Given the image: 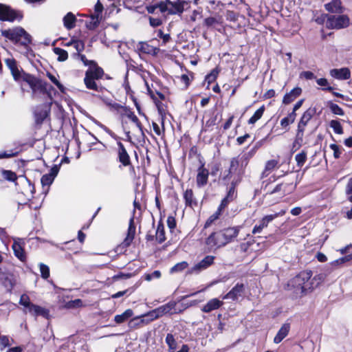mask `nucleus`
<instances>
[{"label":"nucleus","instance_id":"1","mask_svg":"<svg viewBox=\"0 0 352 352\" xmlns=\"http://www.w3.org/2000/svg\"><path fill=\"white\" fill-rule=\"evenodd\" d=\"M78 55L85 65L89 66L84 78V83L86 87L96 92H102L104 87L100 83V80L102 78L104 74V70L94 60H87L84 54H78Z\"/></svg>","mask_w":352,"mask_h":352},{"label":"nucleus","instance_id":"2","mask_svg":"<svg viewBox=\"0 0 352 352\" xmlns=\"http://www.w3.org/2000/svg\"><path fill=\"white\" fill-rule=\"evenodd\" d=\"M240 226L229 227L214 232L206 240V243L210 248H221L232 242L238 236Z\"/></svg>","mask_w":352,"mask_h":352},{"label":"nucleus","instance_id":"3","mask_svg":"<svg viewBox=\"0 0 352 352\" xmlns=\"http://www.w3.org/2000/svg\"><path fill=\"white\" fill-rule=\"evenodd\" d=\"M176 302H169L168 303L153 310L148 314L142 317H136L129 321V327L131 328H142L144 323H147L158 317H160L166 314H175L177 310L175 309Z\"/></svg>","mask_w":352,"mask_h":352},{"label":"nucleus","instance_id":"4","mask_svg":"<svg viewBox=\"0 0 352 352\" xmlns=\"http://www.w3.org/2000/svg\"><path fill=\"white\" fill-rule=\"evenodd\" d=\"M311 271H303L293 278L288 283L289 290L296 296H302L313 290V281H311Z\"/></svg>","mask_w":352,"mask_h":352},{"label":"nucleus","instance_id":"5","mask_svg":"<svg viewBox=\"0 0 352 352\" xmlns=\"http://www.w3.org/2000/svg\"><path fill=\"white\" fill-rule=\"evenodd\" d=\"M190 8V1L186 0H177L176 1H171L166 0L165 2L161 1L154 5L146 6V10L148 13L153 14L156 9H159L162 13L168 12L170 14H181L185 10Z\"/></svg>","mask_w":352,"mask_h":352},{"label":"nucleus","instance_id":"6","mask_svg":"<svg viewBox=\"0 0 352 352\" xmlns=\"http://www.w3.org/2000/svg\"><path fill=\"white\" fill-rule=\"evenodd\" d=\"M248 163L249 161L247 160V157L243 155L232 157L230 160L228 170H226L223 173V179L224 181L229 180L231 177H234L233 180L241 182Z\"/></svg>","mask_w":352,"mask_h":352},{"label":"nucleus","instance_id":"7","mask_svg":"<svg viewBox=\"0 0 352 352\" xmlns=\"http://www.w3.org/2000/svg\"><path fill=\"white\" fill-rule=\"evenodd\" d=\"M2 36L21 45L27 46L31 43V36L22 28L18 27L1 32Z\"/></svg>","mask_w":352,"mask_h":352},{"label":"nucleus","instance_id":"8","mask_svg":"<svg viewBox=\"0 0 352 352\" xmlns=\"http://www.w3.org/2000/svg\"><path fill=\"white\" fill-rule=\"evenodd\" d=\"M315 113L316 109L314 108H309L303 113L300 121L298 123L296 138L293 144V147H296V145H298V148L301 146L303 142L305 127Z\"/></svg>","mask_w":352,"mask_h":352},{"label":"nucleus","instance_id":"9","mask_svg":"<svg viewBox=\"0 0 352 352\" xmlns=\"http://www.w3.org/2000/svg\"><path fill=\"white\" fill-rule=\"evenodd\" d=\"M326 27L328 29H342L347 28L350 24V19L347 15H326Z\"/></svg>","mask_w":352,"mask_h":352},{"label":"nucleus","instance_id":"10","mask_svg":"<svg viewBox=\"0 0 352 352\" xmlns=\"http://www.w3.org/2000/svg\"><path fill=\"white\" fill-rule=\"evenodd\" d=\"M23 17L22 14L16 10L12 9L10 6L0 3V20L7 21H14V20H21Z\"/></svg>","mask_w":352,"mask_h":352},{"label":"nucleus","instance_id":"11","mask_svg":"<svg viewBox=\"0 0 352 352\" xmlns=\"http://www.w3.org/2000/svg\"><path fill=\"white\" fill-rule=\"evenodd\" d=\"M23 80L26 82L32 91V96H34L37 92L43 93L45 87L42 80L29 74H25Z\"/></svg>","mask_w":352,"mask_h":352},{"label":"nucleus","instance_id":"12","mask_svg":"<svg viewBox=\"0 0 352 352\" xmlns=\"http://www.w3.org/2000/svg\"><path fill=\"white\" fill-rule=\"evenodd\" d=\"M214 258L215 257L214 256L210 255L205 256L200 262L197 263L190 269L189 273H198L207 269L208 267L213 264Z\"/></svg>","mask_w":352,"mask_h":352},{"label":"nucleus","instance_id":"13","mask_svg":"<svg viewBox=\"0 0 352 352\" xmlns=\"http://www.w3.org/2000/svg\"><path fill=\"white\" fill-rule=\"evenodd\" d=\"M209 175V171L204 167V164H202L197 169V175L196 177L197 186L199 188L204 186L208 183Z\"/></svg>","mask_w":352,"mask_h":352},{"label":"nucleus","instance_id":"14","mask_svg":"<svg viewBox=\"0 0 352 352\" xmlns=\"http://www.w3.org/2000/svg\"><path fill=\"white\" fill-rule=\"evenodd\" d=\"M137 50L140 53L156 56L160 49L148 44L147 42L140 41L137 44Z\"/></svg>","mask_w":352,"mask_h":352},{"label":"nucleus","instance_id":"15","mask_svg":"<svg viewBox=\"0 0 352 352\" xmlns=\"http://www.w3.org/2000/svg\"><path fill=\"white\" fill-rule=\"evenodd\" d=\"M135 234V223H134V217H132L129 220L126 236L124 239L121 245L123 248L129 247L131 244L133 240L134 239Z\"/></svg>","mask_w":352,"mask_h":352},{"label":"nucleus","instance_id":"16","mask_svg":"<svg viewBox=\"0 0 352 352\" xmlns=\"http://www.w3.org/2000/svg\"><path fill=\"white\" fill-rule=\"evenodd\" d=\"M118 157L119 162L124 166L131 165L130 157L122 143H118Z\"/></svg>","mask_w":352,"mask_h":352},{"label":"nucleus","instance_id":"17","mask_svg":"<svg viewBox=\"0 0 352 352\" xmlns=\"http://www.w3.org/2000/svg\"><path fill=\"white\" fill-rule=\"evenodd\" d=\"M243 292V284L237 283L227 294L223 297V299H230L232 300H236L242 296Z\"/></svg>","mask_w":352,"mask_h":352},{"label":"nucleus","instance_id":"18","mask_svg":"<svg viewBox=\"0 0 352 352\" xmlns=\"http://www.w3.org/2000/svg\"><path fill=\"white\" fill-rule=\"evenodd\" d=\"M223 305V300H220L218 298H212L205 305L201 308V311L204 313H210L214 310L218 309Z\"/></svg>","mask_w":352,"mask_h":352},{"label":"nucleus","instance_id":"19","mask_svg":"<svg viewBox=\"0 0 352 352\" xmlns=\"http://www.w3.org/2000/svg\"><path fill=\"white\" fill-rule=\"evenodd\" d=\"M331 76L339 80H347L351 77V72L349 68L333 69L330 71Z\"/></svg>","mask_w":352,"mask_h":352},{"label":"nucleus","instance_id":"20","mask_svg":"<svg viewBox=\"0 0 352 352\" xmlns=\"http://www.w3.org/2000/svg\"><path fill=\"white\" fill-rule=\"evenodd\" d=\"M3 286L10 292L16 284V278L12 274L3 273L1 276Z\"/></svg>","mask_w":352,"mask_h":352},{"label":"nucleus","instance_id":"21","mask_svg":"<svg viewBox=\"0 0 352 352\" xmlns=\"http://www.w3.org/2000/svg\"><path fill=\"white\" fill-rule=\"evenodd\" d=\"M325 9L331 13H342L344 8L342 6L341 0H332L324 5Z\"/></svg>","mask_w":352,"mask_h":352},{"label":"nucleus","instance_id":"22","mask_svg":"<svg viewBox=\"0 0 352 352\" xmlns=\"http://www.w3.org/2000/svg\"><path fill=\"white\" fill-rule=\"evenodd\" d=\"M301 93L302 89L300 87L294 88L289 93H287L284 96L283 102L285 104L291 103L297 97H298Z\"/></svg>","mask_w":352,"mask_h":352},{"label":"nucleus","instance_id":"23","mask_svg":"<svg viewBox=\"0 0 352 352\" xmlns=\"http://www.w3.org/2000/svg\"><path fill=\"white\" fill-rule=\"evenodd\" d=\"M285 213L286 210L284 209L273 214L266 215L261 220L259 225L261 226V228H265L268 226L269 223L272 221L274 219L283 216Z\"/></svg>","mask_w":352,"mask_h":352},{"label":"nucleus","instance_id":"24","mask_svg":"<svg viewBox=\"0 0 352 352\" xmlns=\"http://www.w3.org/2000/svg\"><path fill=\"white\" fill-rule=\"evenodd\" d=\"M28 312L34 316H41L45 318H47L49 316L48 309L40 307L38 305H36L34 304L33 305H31V308L30 309Z\"/></svg>","mask_w":352,"mask_h":352},{"label":"nucleus","instance_id":"25","mask_svg":"<svg viewBox=\"0 0 352 352\" xmlns=\"http://www.w3.org/2000/svg\"><path fill=\"white\" fill-rule=\"evenodd\" d=\"M12 250L14 255L21 261L25 260V254L20 241H14L12 244Z\"/></svg>","mask_w":352,"mask_h":352},{"label":"nucleus","instance_id":"26","mask_svg":"<svg viewBox=\"0 0 352 352\" xmlns=\"http://www.w3.org/2000/svg\"><path fill=\"white\" fill-rule=\"evenodd\" d=\"M184 199L185 200L186 205L193 208L197 206V201L194 197L193 192L191 189H187L184 193Z\"/></svg>","mask_w":352,"mask_h":352},{"label":"nucleus","instance_id":"27","mask_svg":"<svg viewBox=\"0 0 352 352\" xmlns=\"http://www.w3.org/2000/svg\"><path fill=\"white\" fill-rule=\"evenodd\" d=\"M6 64L10 69L14 78L18 80L20 77V72L18 69L16 60L13 58H8L6 60Z\"/></svg>","mask_w":352,"mask_h":352},{"label":"nucleus","instance_id":"28","mask_svg":"<svg viewBox=\"0 0 352 352\" xmlns=\"http://www.w3.org/2000/svg\"><path fill=\"white\" fill-rule=\"evenodd\" d=\"M76 21V18L72 12H68L63 18L64 25L67 30L74 28Z\"/></svg>","mask_w":352,"mask_h":352},{"label":"nucleus","instance_id":"29","mask_svg":"<svg viewBox=\"0 0 352 352\" xmlns=\"http://www.w3.org/2000/svg\"><path fill=\"white\" fill-rule=\"evenodd\" d=\"M296 117V113H294V112L289 113L287 117L283 118L280 120L281 126L283 128H287L290 124H292L295 121Z\"/></svg>","mask_w":352,"mask_h":352},{"label":"nucleus","instance_id":"30","mask_svg":"<svg viewBox=\"0 0 352 352\" xmlns=\"http://www.w3.org/2000/svg\"><path fill=\"white\" fill-rule=\"evenodd\" d=\"M133 311L130 309H126L124 313L120 315H116L115 316V321L117 323H122L131 318L133 316Z\"/></svg>","mask_w":352,"mask_h":352},{"label":"nucleus","instance_id":"31","mask_svg":"<svg viewBox=\"0 0 352 352\" xmlns=\"http://www.w3.org/2000/svg\"><path fill=\"white\" fill-rule=\"evenodd\" d=\"M265 111V106H261L256 111L254 115L249 119L248 124H254L256 122H257L262 117L263 113Z\"/></svg>","mask_w":352,"mask_h":352},{"label":"nucleus","instance_id":"32","mask_svg":"<svg viewBox=\"0 0 352 352\" xmlns=\"http://www.w3.org/2000/svg\"><path fill=\"white\" fill-rule=\"evenodd\" d=\"M156 239L160 243H163L166 240L165 231L164 225L159 223L156 230Z\"/></svg>","mask_w":352,"mask_h":352},{"label":"nucleus","instance_id":"33","mask_svg":"<svg viewBox=\"0 0 352 352\" xmlns=\"http://www.w3.org/2000/svg\"><path fill=\"white\" fill-rule=\"evenodd\" d=\"M100 18L98 14H91V21L86 22V27L89 30H94L96 28L100 23Z\"/></svg>","mask_w":352,"mask_h":352},{"label":"nucleus","instance_id":"34","mask_svg":"<svg viewBox=\"0 0 352 352\" xmlns=\"http://www.w3.org/2000/svg\"><path fill=\"white\" fill-rule=\"evenodd\" d=\"M54 52L58 56L57 60L58 61H65L68 58L67 52L63 49L55 47L54 48Z\"/></svg>","mask_w":352,"mask_h":352},{"label":"nucleus","instance_id":"35","mask_svg":"<svg viewBox=\"0 0 352 352\" xmlns=\"http://www.w3.org/2000/svg\"><path fill=\"white\" fill-rule=\"evenodd\" d=\"M221 213V208H219L217 210L207 219L204 225V228H206L210 227L214 221L219 218Z\"/></svg>","mask_w":352,"mask_h":352},{"label":"nucleus","instance_id":"36","mask_svg":"<svg viewBox=\"0 0 352 352\" xmlns=\"http://www.w3.org/2000/svg\"><path fill=\"white\" fill-rule=\"evenodd\" d=\"M166 342L169 346V351L174 352V351L177 348V342L173 337V336L170 333H168L166 338Z\"/></svg>","mask_w":352,"mask_h":352},{"label":"nucleus","instance_id":"37","mask_svg":"<svg viewBox=\"0 0 352 352\" xmlns=\"http://www.w3.org/2000/svg\"><path fill=\"white\" fill-rule=\"evenodd\" d=\"M295 160L296 161L297 166L298 167H302L307 160V152L302 151L300 153L297 154L295 157Z\"/></svg>","mask_w":352,"mask_h":352},{"label":"nucleus","instance_id":"38","mask_svg":"<svg viewBox=\"0 0 352 352\" xmlns=\"http://www.w3.org/2000/svg\"><path fill=\"white\" fill-rule=\"evenodd\" d=\"M19 303L20 305H23L28 310V311L31 308V305H34L30 301L29 296L25 294L21 296Z\"/></svg>","mask_w":352,"mask_h":352},{"label":"nucleus","instance_id":"39","mask_svg":"<svg viewBox=\"0 0 352 352\" xmlns=\"http://www.w3.org/2000/svg\"><path fill=\"white\" fill-rule=\"evenodd\" d=\"M278 162L276 160H271L266 162L263 175H267V172H271L278 164Z\"/></svg>","mask_w":352,"mask_h":352},{"label":"nucleus","instance_id":"40","mask_svg":"<svg viewBox=\"0 0 352 352\" xmlns=\"http://www.w3.org/2000/svg\"><path fill=\"white\" fill-rule=\"evenodd\" d=\"M263 145V140L257 142L253 148L247 153L243 154L244 157H247V160L249 161L251 157L254 156L256 153V151Z\"/></svg>","mask_w":352,"mask_h":352},{"label":"nucleus","instance_id":"41","mask_svg":"<svg viewBox=\"0 0 352 352\" xmlns=\"http://www.w3.org/2000/svg\"><path fill=\"white\" fill-rule=\"evenodd\" d=\"M188 266V264L186 261H182L180 263H177L171 269L170 272L171 273H176V272H180L187 268Z\"/></svg>","mask_w":352,"mask_h":352},{"label":"nucleus","instance_id":"42","mask_svg":"<svg viewBox=\"0 0 352 352\" xmlns=\"http://www.w3.org/2000/svg\"><path fill=\"white\" fill-rule=\"evenodd\" d=\"M288 186L287 184H279L270 192V194H274L278 192H282L281 197H284L286 193V187Z\"/></svg>","mask_w":352,"mask_h":352},{"label":"nucleus","instance_id":"43","mask_svg":"<svg viewBox=\"0 0 352 352\" xmlns=\"http://www.w3.org/2000/svg\"><path fill=\"white\" fill-rule=\"evenodd\" d=\"M330 126L333 129V131L337 134H342L343 129L340 123L338 120H333L330 122Z\"/></svg>","mask_w":352,"mask_h":352},{"label":"nucleus","instance_id":"44","mask_svg":"<svg viewBox=\"0 0 352 352\" xmlns=\"http://www.w3.org/2000/svg\"><path fill=\"white\" fill-rule=\"evenodd\" d=\"M2 175L4 179L10 182H14L17 179L16 173L12 170H3Z\"/></svg>","mask_w":352,"mask_h":352},{"label":"nucleus","instance_id":"45","mask_svg":"<svg viewBox=\"0 0 352 352\" xmlns=\"http://www.w3.org/2000/svg\"><path fill=\"white\" fill-rule=\"evenodd\" d=\"M54 179V178L52 177V175L45 174L42 176L41 182L43 187H49V186L53 182Z\"/></svg>","mask_w":352,"mask_h":352},{"label":"nucleus","instance_id":"46","mask_svg":"<svg viewBox=\"0 0 352 352\" xmlns=\"http://www.w3.org/2000/svg\"><path fill=\"white\" fill-rule=\"evenodd\" d=\"M329 107L331 109V112L336 115L343 116L344 114L342 109L336 104L330 102Z\"/></svg>","mask_w":352,"mask_h":352},{"label":"nucleus","instance_id":"47","mask_svg":"<svg viewBox=\"0 0 352 352\" xmlns=\"http://www.w3.org/2000/svg\"><path fill=\"white\" fill-rule=\"evenodd\" d=\"M39 267L42 278L44 279L48 278L50 276L49 267L43 263H40Z\"/></svg>","mask_w":352,"mask_h":352},{"label":"nucleus","instance_id":"48","mask_svg":"<svg viewBox=\"0 0 352 352\" xmlns=\"http://www.w3.org/2000/svg\"><path fill=\"white\" fill-rule=\"evenodd\" d=\"M46 117H47V111H41L39 112L35 113L36 122L38 124L42 123Z\"/></svg>","mask_w":352,"mask_h":352},{"label":"nucleus","instance_id":"49","mask_svg":"<svg viewBox=\"0 0 352 352\" xmlns=\"http://www.w3.org/2000/svg\"><path fill=\"white\" fill-rule=\"evenodd\" d=\"M240 182H237L236 180H233L231 183V186L230 188V190L228 192L227 197H229L230 199H233L235 194V186L239 183Z\"/></svg>","mask_w":352,"mask_h":352},{"label":"nucleus","instance_id":"50","mask_svg":"<svg viewBox=\"0 0 352 352\" xmlns=\"http://www.w3.org/2000/svg\"><path fill=\"white\" fill-rule=\"evenodd\" d=\"M10 345V339L6 336H1L0 335V347L1 349H5L6 347Z\"/></svg>","mask_w":352,"mask_h":352},{"label":"nucleus","instance_id":"51","mask_svg":"<svg viewBox=\"0 0 352 352\" xmlns=\"http://www.w3.org/2000/svg\"><path fill=\"white\" fill-rule=\"evenodd\" d=\"M127 117L133 122H134L136 126L141 130L142 129V124L139 121V119L138 117L134 114L133 112H129L127 114Z\"/></svg>","mask_w":352,"mask_h":352},{"label":"nucleus","instance_id":"52","mask_svg":"<svg viewBox=\"0 0 352 352\" xmlns=\"http://www.w3.org/2000/svg\"><path fill=\"white\" fill-rule=\"evenodd\" d=\"M18 152H14L12 150L0 153V159L10 158L17 155Z\"/></svg>","mask_w":352,"mask_h":352},{"label":"nucleus","instance_id":"53","mask_svg":"<svg viewBox=\"0 0 352 352\" xmlns=\"http://www.w3.org/2000/svg\"><path fill=\"white\" fill-rule=\"evenodd\" d=\"M287 335V331H278L276 337L274 338V342L278 344L280 342L283 338H285Z\"/></svg>","mask_w":352,"mask_h":352},{"label":"nucleus","instance_id":"54","mask_svg":"<svg viewBox=\"0 0 352 352\" xmlns=\"http://www.w3.org/2000/svg\"><path fill=\"white\" fill-rule=\"evenodd\" d=\"M167 225L170 230H173L176 227L175 218L173 216H168L167 218Z\"/></svg>","mask_w":352,"mask_h":352},{"label":"nucleus","instance_id":"55","mask_svg":"<svg viewBox=\"0 0 352 352\" xmlns=\"http://www.w3.org/2000/svg\"><path fill=\"white\" fill-rule=\"evenodd\" d=\"M300 76L301 78H304L307 80H311V79L316 78L314 74L309 71H305V72H301V74H300Z\"/></svg>","mask_w":352,"mask_h":352},{"label":"nucleus","instance_id":"56","mask_svg":"<svg viewBox=\"0 0 352 352\" xmlns=\"http://www.w3.org/2000/svg\"><path fill=\"white\" fill-rule=\"evenodd\" d=\"M74 47L77 50V52H82L85 48V44L81 41H74Z\"/></svg>","mask_w":352,"mask_h":352},{"label":"nucleus","instance_id":"57","mask_svg":"<svg viewBox=\"0 0 352 352\" xmlns=\"http://www.w3.org/2000/svg\"><path fill=\"white\" fill-rule=\"evenodd\" d=\"M47 76L49 77V78L51 80V81L57 86V87L60 89V90H62V89H63V86L62 84H60V82L56 78V77L54 76H53L52 74H47Z\"/></svg>","mask_w":352,"mask_h":352},{"label":"nucleus","instance_id":"58","mask_svg":"<svg viewBox=\"0 0 352 352\" xmlns=\"http://www.w3.org/2000/svg\"><path fill=\"white\" fill-rule=\"evenodd\" d=\"M102 10H103V6L100 3V1L98 0V2L96 3V4L95 5V14H98V18L100 19L101 18L100 14H101Z\"/></svg>","mask_w":352,"mask_h":352},{"label":"nucleus","instance_id":"59","mask_svg":"<svg viewBox=\"0 0 352 352\" xmlns=\"http://www.w3.org/2000/svg\"><path fill=\"white\" fill-rule=\"evenodd\" d=\"M149 23L152 27H157L162 24V20L158 18L149 17Z\"/></svg>","mask_w":352,"mask_h":352},{"label":"nucleus","instance_id":"60","mask_svg":"<svg viewBox=\"0 0 352 352\" xmlns=\"http://www.w3.org/2000/svg\"><path fill=\"white\" fill-rule=\"evenodd\" d=\"M330 148L333 151L334 157L338 159L340 157L341 152L338 145L332 144L330 145Z\"/></svg>","mask_w":352,"mask_h":352},{"label":"nucleus","instance_id":"61","mask_svg":"<svg viewBox=\"0 0 352 352\" xmlns=\"http://www.w3.org/2000/svg\"><path fill=\"white\" fill-rule=\"evenodd\" d=\"M217 22V19L214 17H208L204 20V24L208 27L212 26Z\"/></svg>","mask_w":352,"mask_h":352},{"label":"nucleus","instance_id":"62","mask_svg":"<svg viewBox=\"0 0 352 352\" xmlns=\"http://www.w3.org/2000/svg\"><path fill=\"white\" fill-rule=\"evenodd\" d=\"M325 276L323 274H320L314 276V279L311 281H318L316 285H314V287H316L320 283L322 282L324 280Z\"/></svg>","mask_w":352,"mask_h":352},{"label":"nucleus","instance_id":"63","mask_svg":"<svg viewBox=\"0 0 352 352\" xmlns=\"http://www.w3.org/2000/svg\"><path fill=\"white\" fill-rule=\"evenodd\" d=\"M317 84L320 86L326 87L329 85L328 80L324 78L317 79Z\"/></svg>","mask_w":352,"mask_h":352},{"label":"nucleus","instance_id":"64","mask_svg":"<svg viewBox=\"0 0 352 352\" xmlns=\"http://www.w3.org/2000/svg\"><path fill=\"white\" fill-rule=\"evenodd\" d=\"M346 192L347 194L352 193V177L349 180L346 188Z\"/></svg>","mask_w":352,"mask_h":352}]
</instances>
